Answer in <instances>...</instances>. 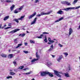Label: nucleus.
<instances>
[{
	"label": "nucleus",
	"instance_id": "f257e3e1",
	"mask_svg": "<svg viewBox=\"0 0 80 80\" xmlns=\"http://www.w3.org/2000/svg\"><path fill=\"white\" fill-rule=\"evenodd\" d=\"M54 72L55 75L59 77H61V76L60 74H62V72H59L55 70H54Z\"/></svg>",
	"mask_w": 80,
	"mask_h": 80
},
{
	"label": "nucleus",
	"instance_id": "f03ea898",
	"mask_svg": "<svg viewBox=\"0 0 80 80\" xmlns=\"http://www.w3.org/2000/svg\"><path fill=\"white\" fill-rule=\"evenodd\" d=\"M75 7H70L66 8H64L62 10H65V11L67 12L68 11H69V10H70L73 9H75Z\"/></svg>",
	"mask_w": 80,
	"mask_h": 80
},
{
	"label": "nucleus",
	"instance_id": "7ed1b4c3",
	"mask_svg": "<svg viewBox=\"0 0 80 80\" xmlns=\"http://www.w3.org/2000/svg\"><path fill=\"white\" fill-rule=\"evenodd\" d=\"M52 11H50L47 13H45V12H41V16H42L43 15H49V14H50L51 13H52Z\"/></svg>",
	"mask_w": 80,
	"mask_h": 80
},
{
	"label": "nucleus",
	"instance_id": "20e7f679",
	"mask_svg": "<svg viewBox=\"0 0 80 80\" xmlns=\"http://www.w3.org/2000/svg\"><path fill=\"white\" fill-rule=\"evenodd\" d=\"M36 14L37 13H36V12H34V13H33L32 14L30 15V16L28 17V19H32V17H33L36 15Z\"/></svg>",
	"mask_w": 80,
	"mask_h": 80
},
{
	"label": "nucleus",
	"instance_id": "39448f33",
	"mask_svg": "<svg viewBox=\"0 0 80 80\" xmlns=\"http://www.w3.org/2000/svg\"><path fill=\"white\" fill-rule=\"evenodd\" d=\"M49 72H41V75L42 77L45 76L47 74H48Z\"/></svg>",
	"mask_w": 80,
	"mask_h": 80
},
{
	"label": "nucleus",
	"instance_id": "423d86ee",
	"mask_svg": "<svg viewBox=\"0 0 80 80\" xmlns=\"http://www.w3.org/2000/svg\"><path fill=\"white\" fill-rule=\"evenodd\" d=\"M19 30H20V29H15V30L10 32V33H15L16 32H18V31H19Z\"/></svg>",
	"mask_w": 80,
	"mask_h": 80
},
{
	"label": "nucleus",
	"instance_id": "0eeeda50",
	"mask_svg": "<svg viewBox=\"0 0 80 80\" xmlns=\"http://www.w3.org/2000/svg\"><path fill=\"white\" fill-rule=\"evenodd\" d=\"M38 60V58H37L36 59H32L31 61V64H33V63H35V61H37V60Z\"/></svg>",
	"mask_w": 80,
	"mask_h": 80
},
{
	"label": "nucleus",
	"instance_id": "6e6552de",
	"mask_svg": "<svg viewBox=\"0 0 80 80\" xmlns=\"http://www.w3.org/2000/svg\"><path fill=\"white\" fill-rule=\"evenodd\" d=\"M72 32H73V30H72V29L71 28H70L69 30L68 37H70V35L72 34Z\"/></svg>",
	"mask_w": 80,
	"mask_h": 80
},
{
	"label": "nucleus",
	"instance_id": "1a4fd4ad",
	"mask_svg": "<svg viewBox=\"0 0 80 80\" xmlns=\"http://www.w3.org/2000/svg\"><path fill=\"white\" fill-rule=\"evenodd\" d=\"M62 58H63V56H62V55H61L60 56H59V58L57 59V61L58 62H60L61 60H62Z\"/></svg>",
	"mask_w": 80,
	"mask_h": 80
},
{
	"label": "nucleus",
	"instance_id": "9d476101",
	"mask_svg": "<svg viewBox=\"0 0 80 80\" xmlns=\"http://www.w3.org/2000/svg\"><path fill=\"white\" fill-rule=\"evenodd\" d=\"M37 18H35L34 19V20L31 22V25H33V24H35V22H37Z\"/></svg>",
	"mask_w": 80,
	"mask_h": 80
},
{
	"label": "nucleus",
	"instance_id": "9b49d317",
	"mask_svg": "<svg viewBox=\"0 0 80 80\" xmlns=\"http://www.w3.org/2000/svg\"><path fill=\"white\" fill-rule=\"evenodd\" d=\"M8 58H12L13 57V55L12 54H10L8 55Z\"/></svg>",
	"mask_w": 80,
	"mask_h": 80
},
{
	"label": "nucleus",
	"instance_id": "f8f14e48",
	"mask_svg": "<svg viewBox=\"0 0 80 80\" xmlns=\"http://www.w3.org/2000/svg\"><path fill=\"white\" fill-rule=\"evenodd\" d=\"M23 8V6H22L19 8L17 9V10L20 12V11L22 10Z\"/></svg>",
	"mask_w": 80,
	"mask_h": 80
},
{
	"label": "nucleus",
	"instance_id": "ddd939ff",
	"mask_svg": "<svg viewBox=\"0 0 80 80\" xmlns=\"http://www.w3.org/2000/svg\"><path fill=\"white\" fill-rule=\"evenodd\" d=\"M25 15L22 16L20 18H18V20L22 21L23 20V19L24 18H25Z\"/></svg>",
	"mask_w": 80,
	"mask_h": 80
},
{
	"label": "nucleus",
	"instance_id": "4468645a",
	"mask_svg": "<svg viewBox=\"0 0 80 80\" xmlns=\"http://www.w3.org/2000/svg\"><path fill=\"white\" fill-rule=\"evenodd\" d=\"M64 75L66 77H70L68 73L66 72L64 73Z\"/></svg>",
	"mask_w": 80,
	"mask_h": 80
},
{
	"label": "nucleus",
	"instance_id": "2eb2a0df",
	"mask_svg": "<svg viewBox=\"0 0 80 80\" xmlns=\"http://www.w3.org/2000/svg\"><path fill=\"white\" fill-rule=\"evenodd\" d=\"M23 68H24V66H20L19 67V68L17 69V70H19V69H21V70H22V69H23Z\"/></svg>",
	"mask_w": 80,
	"mask_h": 80
},
{
	"label": "nucleus",
	"instance_id": "dca6fc26",
	"mask_svg": "<svg viewBox=\"0 0 80 80\" xmlns=\"http://www.w3.org/2000/svg\"><path fill=\"white\" fill-rule=\"evenodd\" d=\"M57 13H58V14H62L63 13V11H62L59 10L57 12Z\"/></svg>",
	"mask_w": 80,
	"mask_h": 80
},
{
	"label": "nucleus",
	"instance_id": "f3484780",
	"mask_svg": "<svg viewBox=\"0 0 80 80\" xmlns=\"http://www.w3.org/2000/svg\"><path fill=\"white\" fill-rule=\"evenodd\" d=\"M1 56L2 57H4V58H6V57H7V55L5 54H1Z\"/></svg>",
	"mask_w": 80,
	"mask_h": 80
},
{
	"label": "nucleus",
	"instance_id": "a211bd4d",
	"mask_svg": "<svg viewBox=\"0 0 80 80\" xmlns=\"http://www.w3.org/2000/svg\"><path fill=\"white\" fill-rule=\"evenodd\" d=\"M48 40L49 41V42H51V43H53V42H55V41H54L51 40L50 38H48Z\"/></svg>",
	"mask_w": 80,
	"mask_h": 80
},
{
	"label": "nucleus",
	"instance_id": "6ab92c4d",
	"mask_svg": "<svg viewBox=\"0 0 80 80\" xmlns=\"http://www.w3.org/2000/svg\"><path fill=\"white\" fill-rule=\"evenodd\" d=\"M15 7V5L13 4L10 8V9L11 11H12Z\"/></svg>",
	"mask_w": 80,
	"mask_h": 80
},
{
	"label": "nucleus",
	"instance_id": "aec40b11",
	"mask_svg": "<svg viewBox=\"0 0 80 80\" xmlns=\"http://www.w3.org/2000/svg\"><path fill=\"white\" fill-rule=\"evenodd\" d=\"M47 65L48 66H50L52 65V63L50 62H49L47 63Z\"/></svg>",
	"mask_w": 80,
	"mask_h": 80
},
{
	"label": "nucleus",
	"instance_id": "412c9836",
	"mask_svg": "<svg viewBox=\"0 0 80 80\" xmlns=\"http://www.w3.org/2000/svg\"><path fill=\"white\" fill-rule=\"evenodd\" d=\"M8 18H9V16H6L3 19V20L4 21H5V20H7Z\"/></svg>",
	"mask_w": 80,
	"mask_h": 80
},
{
	"label": "nucleus",
	"instance_id": "4be33fe9",
	"mask_svg": "<svg viewBox=\"0 0 80 80\" xmlns=\"http://www.w3.org/2000/svg\"><path fill=\"white\" fill-rule=\"evenodd\" d=\"M72 70V68L70 67V66L69 65L68 66V68H67V71H70V70Z\"/></svg>",
	"mask_w": 80,
	"mask_h": 80
},
{
	"label": "nucleus",
	"instance_id": "5701e85b",
	"mask_svg": "<svg viewBox=\"0 0 80 80\" xmlns=\"http://www.w3.org/2000/svg\"><path fill=\"white\" fill-rule=\"evenodd\" d=\"M25 35V34L24 33L22 34H20L19 35V37H23Z\"/></svg>",
	"mask_w": 80,
	"mask_h": 80
},
{
	"label": "nucleus",
	"instance_id": "b1692460",
	"mask_svg": "<svg viewBox=\"0 0 80 80\" xmlns=\"http://www.w3.org/2000/svg\"><path fill=\"white\" fill-rule=\"evenodd\" d=\"M10 75H15V73L13 72H10Z\"/></svg>",
	"mask_w": 80,
	"mask_h": 80
},
{
	"label": "nucleus",
	"instance_id": "393cba45",
	"mask_svg": "<svg viewBox=\"0 0 80 80\" xmlns=\"http://www.w3.org/2000/svg\"><path fill=\"white\" fill-rule=\"evenodd\" d=\"M18 19H13V21H15L17 23H19V21H18V20H18Z\"/></svg>",
	"mask_w": 80,
	"mask_h": 80
},
{
	"label": "nucleus",
	"instance_id": "a878e982",
	"mask_svg": "<svg viewBox=\"0 0 80 80\" xmlns=\"http://www.w3.org/2000/svg\"><path fill=\"white\" fill-rule=\"evenodd\" d=\"M63 53L64 55H65V57H67V56H68V53H67V52H64Z\"/></svg>",
	"mask_w": 80,
	"mask_h": 80
},
{
	"label": "nucleus",
	"instance_id": "bb28decb",
	"mask_svg": "<svg viewBox=\"0 0 80 80\" xmlns=\"http://www.w3.org/2000/svg\"><path fill=\"white\" fill-rule=\"evenodd\" d=\"M22 43L19 44L18 45V46L16 47V48H18V47H20V46H22Z\"/></svg>",
	"mask_w": 80,
	"mask_h": 80
},
{
	"label": "nucleus",
	"instance_id": "cd10ccee",
	"mask_svg": "<svg viewBox=\"0 0 80 80\" xmlns=\"http://www.w3.org/2000/svg\"><path fill=\"white\" fill-rule=\"evenodd\" d=\"M7 79H9V78H12V76H9L6 77Z\"/></svg>",
	"mask_w": 80,
	"mask_h": 80
},
{
	"label": "nucleus",
	"instance_id": "c85d7f7f",
	"mask_svg": "<svg viewBox=\"0 0 80 80\" xmlns=\"http://www.w3.org/2000/svg\"><path fill=\"white\" fill-rule=\"evenodd\" d=\"M48 74V75H49V76H50V77H53V75L52 74H50V72H49L48 74Z\"/></svg>",
	"mask_w": 80,
	"mask_h": 80
},
{
	"label": "nucleus",
	"instance_id": "c756f323",
	"mask_svg": "<svg viewBox=\"0 0 80 80\" xmlns=\"http://www.w3.org/2000/svg\"><path fill=\"white\" fill-rule=\"evenodd\" d=\"M36 55L37 58H40V56L38 54V52H36Z\"/></svg>",
	"mask_w": 80,
	"mask_h": 80
},
{
	"label": "nucleus",
	"instance_id": "7c9ffc66",
	"mask_svg": "<svg viewBox=\"0 0 80 80\" xmlns=\"http://www.w3.org/2000/svg\"><path fill=\"white\" fill-rule=\"evenodd\" d=\"M30 42L31 43H35V41H33L32 40H30Z\"/></svg>",
	"mask_w": 80,
	"mask_h": 80
},
{
	"label": "nucleus",
	"instance_id": "2f4dec72",
	"mask_svg": "<svg viewBox=\"0 0 80 80\" xmlns=\"http://www.w3.org/2000/svg\"><path fill=\"white\" fill-rule=\"evenodd\" d=\"M58 46H59V47H61V48H62V47H63V45H61V44H60V43L58 44Z\"/></svg>",
	"mask_w": 80,
	"mask_h": 80
},
{
	"label": "nucleus",
	"instance_id": "473e14b6",
	"mask_svg": "<svg viewBox=\"0 0 80 80\" xmlns=\"http://www.w3.org/2000/svg\"><path fill=\"white\" fill-rule=\"evenodd\" d=\"M31 73V72H27V73H24V74H26V75H29V74H30Z\"/></svg>",
	"mask_w": 80,
	"mask_h": 80
},
{
	"label": "nucleus",
	"instance_id": "72a5a7b5",
	"mask_svg": "<svg viewBox=\"0 0 80 80\" xmlns=\"http://www.w3.org/2000/svg\"><path fill=\"white\" fill-rule=\"evenodd\" d=\"M13 63L15 66H17V62H16L15 61H14Z\"/></svg>",
	"mask_w": 80,
	"mask_h": 80
},
{
	"label": "nucleus",
	"instance_id": "f704fd0d",
	"mask_svg": "<svg viewBox=\"0 0 80 80\" xmlns=\"http://www.w3.org/2000/svg\"><path fill=\"white\" fill-rule=\"evenodd\" d=\"M5 2H7V3H10V2H11V1L9 0H7L5 1Z\"/></svg>",
	"mask_w": 80,
	"mask_h": 80
},
{
	"label": "nucleus",
	"instance_id": "c9c22d12",
	"mask_svg": "<svg viewBox=\"0 0 80 80\" xmlns=\"http://www.w3.org/2000/svg\"><path fill=\"white\" fill-rule=\"evenodd\" d=\"M44 42H47V38L46 37V36L45 37V39L44 40Z\"/></svg>",
	"mask_w": 80,
	"mask_h": 80
},
{
	"label": "nucleus",
	"instance_id": "e433bc0d",
	"mask_svg": "<svg viewBox=\"0 0 80 80\" xmlns=\"http://www.w3.org/2000/svg\"><path fill=\"white\" fill-rule=\"evenodd\" d=\"M18 12H19V11H17V10H15L14 11V13H18Z\"/></svg>",
	"mask_w": 80,
	"mask_h": 80
},
{
	"label": "nucleus",
	"instance_id": "4c0bfd02",
	"mask_svg": "<svg viewBox=\"0 0 80 80\" xmlns=\"http://www.w3.org/2000/svg\"><path fill=\"white\" fill-rule=\"evenodd\" d=\"M66 4H67L68 5H70L71 4L70 3L66 1Z\"/></svg>",
	"mask_w": 80,
	"mask_h": 80
},
{
	"label": "nucleus",
	"instance_id": "58836bf2",
	"mask_svg": "<svg viewBox=\"0 0 80 80\" xmlns=\"http://www.w3.org/2000/svg\"><path fill=\"white\" fill-rule=\"evenodd\" d=\"M67 2V1H62L61 2V3L62 4H65Z\"/></svg>",
	"mask_w": 80,
	"mask_h": 80
},
{
	"label": "nucleus",
	"instance_id": "ea45409f",
	"mask_svg": "<svg viewBox=\"0 0 80 80\" xmlns=\"http://www.w3.org/2000/svg\"><path fill=\"white\" fill-rule=\"evenodd\" d=\"M63 18L62 17V18H60L58 20L60 22V21H61V20H63Z\"/></svg>",
	"mask_w": 80,
	"mask_h": 80
},
{
	"label": "nucleus",
	"instance_id": "a19ab883",
	"mask_svg": "<svg viewBox=\"0 0 80 80\" xmlns=\"http://www.w3.org/2000/svg\"><path fill=\"white\" fill-rule=\"evenodd\" d=\"M29 70V68H26L23 69V70L25 71H26V70Z\"/></svg>",
	"mask_w": 80,
	"mask_h": 80
},
{
	"label": "nucleus",
	"instance_id": "79ce46f5",
	"mask_svg": "<svg viewBox=\"0 0 80 80\" xmlns=\"http://www.w3.org/2000/svg\"><path fill=\"white\" fill-rule=\"evenodd\" d=\"M39 2V0H35L34 2L35 3H38V2Z\"/></svg>",
	"mask_w": 80,
	"mask_h": 80
},
{
	"label": "nucleus",
	"instance_id": "37998d69",
	"mask_svg": "<svg viewBox=\"0 0 80 80\" xmlns=\"http://www.w3.org/2000/svg\"><path fill=\"white\" fill-rule=\"evenodd\" d=\"M11 27H8L4 28L5 30H7L9 28H11Z\"/></svg>",
	"mask_w": 80,
	"mask_h": 80
},
{
	"label": "nucleus",
	"instance_id": "c03bdc74",
	"mask_svg": "<svg viewBox=\"0 0 80 80\" xmlns=\"http://www.w3.org/2000/svg\"><path fill=\"white\" fill-rule=\"evenodd\" d=\"M49 33L44 32L42 33V34H48Z\"/></svg>",
	"mask_w": 80,
	"mask_h": 80
},
{
	"label": "nucleus",
	"instance_id": "a18cd8bd",
	"mask_svg": "<svg viewBox=\"0 0 80 80\" xmlns=\"http://www.w3.org/2000/svg\"><path fill=\"white\" fill-rule=\"evenodd\" d=\"M23 52H24V53H25L26 54L28 53V52L27 51H23Z\"/></svg>",
	"mask_w": 80,
	"mask_h": 80
},
{
	"label": "nucleus",
	"instance_id": "49530a36",
	"mask_svg": "<svg viewBox=\"0 0 80 80\" xmlns=\"http://www.w3.org/2000/svg\"><path fill=\"white\" fill-rule=\"evenodd\" d=\"M17 39L16 38V39H14V42H15V43H17V42H18V41H17Z\"/></svg>",
	"mask_w": 80,
	"mask_h": 80
},
{
	"label": "nucleus",
	"instance_id": "de8ad7c7",
	"mask_svg": "<svg viewBox=\"0 0 80 80\" xmlns=\"http://www.w3.org/2000/svg\"><path fill=\"white\" fill-rule=\"evenodd\" d=\"M13 71H15V69H10V70L9 71H10V72H13Z\"/></svg>",
	"mask_w": 80,
	"mask_h": 80
},
{
	"label": "nucleus",
	"instance_id": "09e8293b",
	"mask_svg": "<svg viewBox=\"0 0 80 80\" xmlns=\"http://www.w3.org/2000/svg\"><path fill=\"white\" fill-rule=\"evenodd\" d=\"M60 22L59 19L57 20L56 21H55L54 22V23H57V22Z\"/></svg>",
	"mask_w": 80,
	"mask_h": 80
},
{
	"label": "nucleus",
	"instance_id": "8fccbe9b",
	"mask_svg": "<svg viewBox=\"0 0 80 80\" xmlns=\"http://www.w3.org/2000/svg\"><path fill=\"white\" fill-rule=\"evenodd\" d=\"M53 50V49H52V48H50L48 50L49 52H51Z\"/></svg>",
	"mask_w": 80,
	"mask_h": 80
},
{
	"label": "nucleus",
	"instance_id": "3c124183",
	"mask_svg": "<svg viewBox=\"0 0 80 80\" xmlns=\"http://www.w3.org/2000/svg\"><path fill=\"white\" fill-rule=\"evenodd\" d=\"M50 48L53 49V45H52L50 47Z\"/></svg>",
	"mask_w": 80,
	"mask_h": 80
},
{
	"label": "nucleus",
	"instance_id": "603ef678",
	"mask_svg": "<svg viewBox=\"0 0 80 80\" xmlns=\"http://www.w3.org/2000/svg\"><path fill=\"white\" fill-rule=\"evenodd\" d=\"M51 55L52 56L53 58H54V57H55V55H53L52 54H51Z\"/></svg>",
	"mask_w": 80,
	"mask_h": 80
},
{
	"label": "nucleus",
	"instance_id": "864d4df0",
	"mask_svg": "<svg viewBox=\"0 0 80 80\" xmlns=\"http://www.w3.org/2000/svg\"><path fill=\"white\" fill-rule=\"evenodd\" d=\"M80 8V6L76 7L75 9H78V8Z\"/></svg>",
	"mask_w": 80,
	"mask_h": 80
},
{
	"label": "nucleus",
	"instance_id": "5fc2aeb1",
	"mask_svg": "<svg viewBox=\"0 0 80 80\" xmlns=\"http://www.w3.org/2000/svg\"><path fill=\"white\" fill-rule=\"evenodd\" d=\"M40 16H42V15L41 14H38L37 15V17H40Z\"/></svg>",
	"mask_w": 80,
	"mask_h": 80
},
{
	"label": "nucleus",
	"instance_id": "6e6d98bb",
	"mask_svg": "<svg viewBox=\"0 0 80 80\" xmlns=\"http://www.w3.org/2000/svg\"><path fill=\"white\" fill-rule=\"evenodd\" d=\"M37 38H42V37L41 36L38 37Z\"/></svg>",
	"mask_w": 80,
	"mask_h": 80
},
{
	"label": "nucleus",
	"instance_id": "4d7b16f0",
	"mask_svg": "<svg viewBox=\"0 0 80 80\" xmlns=\"http://www.w3.org/2000/svg\"><path fill=\"white\" fill-rule=\"evenodd\" d=\"M12 24L11 23H9L8 24L9 27H12Z\"/></svg>",
	"mask_w": 80,
	"mask_h": 80
},
{
	"label": "nucleus",
	"instance_id": "13d9d810",
	"mask_svg": "<svg viewBox=\"0 0 80 80\" xmlns=\"http://www.w3.org/2000/svg\"><path fill=\"white\" fill-rule=\"evenodd\" d=\"M25 45H27L28 43L26 42H24Z\"/></svg>",
	"mask_w": 80,
	"mask_h": 80
},
{
	"label": "nucleus",
	"instance_id": "bf43d9fd",
	"mask_svg": "<svg viewBox=\"0 0 80 80\" xmlns=\"http://www.w3.org/2000/svg\"><path fill=\"white\" fill-rule=\"evenodd\" d=\"M43 34H41V37H43Z\"/></svg>",
	"mask_w": 80,
	"mask_h": 80
},
{
	"label": "nucleus",
	"instance_id": "052dcab7",
	"mask_svg": "<svg viewBox=\"0 0 80 80\" xmlns=\"http://www.w3.org/2000/svg\"><path fill=\"white\" fill-rule=\"evenodd\" d=\"M54 40H56V41H57V40L56 39H54Z\"/></svg>",
	"mask_w": 80,
	"mask_h": 80
},
{
	"label": "nucleus",
	"instance_id": "680f3d73",
	"mask_svg": "<svg viewBox=\"0 0 80 80\" xmlns=\"http://www.w3.org/2000/svg\"><path fill=\"white\" fill-rule=\"evenodd\" d=\"M2 24H1L0 25V27H2Z\"/></svg>",
	"mask_w": 80,
	"mask_h": 80
},
{
	"label": "nucleus",
	"instance_id": "e2e57ef3",
	"mask_svg": "<svg viewBox=\"0 0 80 80\" xmlns=\"http://www.w3.org/2000/svg\"><path fill=\"white\" fill-rule=\"evenodd\" d=\"M78 29H80V25L79 26V28H78Z\"/></svg>",
	"mask_w": 80,
	"mask_h": 80
},
{
	"label": "nucleus",
	"instance_id": "0e129e2a",
	"mask_svg": "<svg viewBox=\"0 0 80 80\" xmlns=\"http://www.w3.org/2000/svg\"><path fill=\"white\" fill-rule=\"evenodd\" d=\"M29 59H32V58L31 57L29 58Z\"/></svg>",
	"mask_w": 80,
	"mask_h": 80
},
{
	"label": "nucleus",
	"instance_id": "69168bd1",
	"mask_svg": "<svg viewBox=\"0 0 80 80\" xmlns=\"http://www.w3.org/2000/svg\"><path fill=\"white\" fill-rule=\"evenodd\" d=\"M48 44H51V43L50 42H48Z\"/></svg>",
	"mask_w": 80,
	"mask_h": 80
},
{
	"label": "nucleus",
	"instance_id": "338daca9",
	"mask_svg": "<svg viewBox=\"0 0 80 80\" xmlns=\"http://www.w3.org/2000/svg\"><path fill=\"white\" fill-rule=\"evenodd\" d=\"M6 26H7V25H6V24H5V25H4V27H6Z\"/></svg>",
	"mask_w": 80,
	"mask_h": 80
},
{
	"label": "nucleus",
	"instance_id": "774afa93",
	"mask_svg": "<svg viewBox=\"0 0 80 80\" xmlns=\"http://www.w3.org/2000/svg\"><path fill=\"white\" fill-rule=\"evenodd\" d=\"M9 52H10V49L9 50Z\"/></svg>",
	"mask_w": 80,
	"mask_h": 80
}]
</instances>
